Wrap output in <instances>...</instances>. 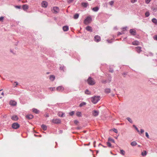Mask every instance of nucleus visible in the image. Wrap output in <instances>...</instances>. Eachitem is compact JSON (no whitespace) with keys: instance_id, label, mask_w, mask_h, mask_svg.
<instances>
[{"instance_id":"nucleus-1","label":"nucleus","mask_w":157,"mask_h":157,"mask_svg":"<svg viewBox=\"0 0 157 157\" xmlns=\"http://www.w3.org/2000/svg\"><path fill=\"white\" fill-rule=\"evenodd\" d=\"M99 100V97L98 96H95L91 98V101L94 104L97 103Z\"/></svg>"},{"instance_id":"nucleus-2","label":"nucleus","mask_w":157,"mask_h":157,"mask_svg":"<svg viewBox=\"0 0 157 157\" xmlns=\"http://www.w3.org/2000/svg\"><path fill=\"white\" fill-rule=\"evenodd\" d=\"M87 82L90 85H94L95 84V82L94 80L91 77H89L88 80Z\"/></svg>"},{"instance_id":"nucleus-3","label":"nucleus","mask_w":157,"mask_h":157,"mask_svg":"<svg viewBox=\"0 0 157 157\" xmlns=\"http://www.w3.org/2000/svg\"><path fill=\"white\" fill-rule=\"evenodd\" d=\"M12 127L13 128L17 129L20 127V125L17 123H14L12 124Z\"/></svg>"},{"instance_id":"nucleus-4","label":"nucleus","mask_w":157,"mask_h":157,"mask_svg":"<svg viewBox=\"0 0 157 157\" xmlns=\"http://www.w3.org/2000/svg\"><path fill=\"white\" fill-rule=\"evenodd\" d=\"M51 121L54 124H59L61 122L60 120L58 119H54L52 120Z\"/></svg>"},{"instance_id":"nucleus-5","label":"nucleus","mask_w":157,"mask_h":157,"mask_svg":"<svg viewBox=\"0 0 157 157\" xmlns=\"http://www.w3.org/2000/svg\"><path fill=\"white\" fill-rule=\"evenodd\" d=\"M59 9L58 7H54L53 9L52 10V11L54 13H56L59 12Z\"/></svg>"},{"instance_id":"nucleus-6","label":"nucleus","mask_w":157,"mask_h":157,"mask_svg":"<svg viewBox=\"0 0 157 157\" xmlns=\"http://www.w3.org/2000/svg\"><path fill=\"white\" fill-rule=\"evenodd\" d=\"M94 39L95 41L97 42H98L101 40L100 37L98 35L95 36H94Z\"/></svg>"},{"instance_id":"nucleus-7","label":"nucleus","mask_w":157,"mask_h":157,"mask_svg":"<svg viewBox=\"0 0 157 157\" xmlns=\"http://www.w3.org/2000/svg\"><path fill=\"white\" fill-rule=\"evenodd\" d=\"M56 90L57 91L59 92H62L64 90V88L62 86H60L57 87L56 89Z\"/></svg>"},{"instance_id":"nucleus-8","label":"nucleus","mask_w":157,"mask_h":157,"mask_svg":"<svg viewBox=\"0 0 157 157\" xmlns=\"http://www.w3.org/2000/svg\"><path fill=\"white\" fill-rule=\"evenodd\" d=\"M42 6L44 8H46L47 7L48 3L47 2L45 1H43L41 3Z\"/></svg>"},{"instance_id":"nucleus-9","label":"nucleus","mask_w":157,"mask_h":157,"mask_svg":"<svg viewBox=\"0 0 157 157\" xmlns=\"http://www.w3.org/2000/svg\"><path fill=\"white\" fill-rule=\"evenodd\" d=\"M99 114V112L98 111L94 110L92 112V115L96 117Z\"/></svg>"},{"instance_id":"nucleus-10","label":"nucleus","mask_w":157,"mask_h":157,"mask_svg":"<svg viewBox=\"0 0 157 157\" xmlns=\"http://www.w3.org/2000/svg\"><path fill=\"white\" fill-rule=\"evenodd\" d=\"M130 33L133 35H135L136 34V31L134 29H131L130 30Z\"/></svg>"},{"instance_id":"nucleus-11","label":"nucleus","mask_w":157,"mask_h":157,"mask_svg":"<svg viewBox=\"0 0 157 157\" xmlns=\"http://www.w3.org/2000/svg\"><path fill=\"white\" fill-rule=\"evenodd\" d=\"M88 5V3L87 2H82L81 3V5L84 8H86Z\"/></svg>"},{"instance_id":"nucleus-12","label":"nucleus","mask_w":157,"mask_h":157,"mask_svg":"<svg viewBox=\"0 0 157 157\" xmlns=\"http://www.w3.org/2000/svg\"><path fill=\"white\" fill-rule=\"evenodd\" d=\"M136 52L138 53H140L142 51V50L141 49V47H136Z\"/></svg>"},{"instance_id":"nucleus-13","label":"nucleus","mask_w":157,"mask_h":157,"mask_svg":"<svg viewBox=\"0 0 157 157\" xmlns=\"http://www.w3.org/2000/svg\"><path fill=\"white\" fill-rule=\"evenodd\" d=\"M22 9L24 10H26L28 9V5L26 4L23 5L22 6Z\"/></svg>"},{"instance_id":"nucleus-14","label":"nucleus","mask_w":157,"mask_h":157,"mask_svg":"<svg viewBox=\"0 0 157 157\" xmlns=\"http://www.w3.org/2000/svg\"><path fill=\"white\" fill-rule=\"evenodd\" d=\"M11 119L14 121H16L18 120V117L16 115H13L11 117Z\"/></svg>"},{"instance_id":"nucleus-15","label":"nucleus","mask_w":157,"mask_h":157,"mask_svg":"<svg viewBox=\"0 0 157 157\" xmlns=\"http://www.w3.org/2000/svg\"><path fill=\"white\" fill-rule=\"evenodd\" d=\"M26 117L29 119H32L33 117V116L32 114H28L26 116Z\"/></svg>"},{"instance_id":"nucleus-16","label":"nucleus","mask_w":157,"mask_h":157,"mask_svg":"<svg viewBox=\"0 0 157 157\" xmlns=\"http://www.w3.org/2000/svg\"><path fill=\"white\" fill-rule=\"evenodd\" d=\"M86 29L88 31L90 32H91L92 31V29L91 27L89 26H87L86 28Z\"/></svg>"},{"instance_id":"nucleus-17","label":"nucleus","mask_w":157,"mask_h":157,"mask_svg":"<svg viewBox=\"0 0 157 157\" xmlns=\"http://www.w3.org/2000/svg\"><path fill=\"white\" fill-rule=\"evenodd\" d=\"M132 44L133 45H139V42L138 41L135 40V41H133L132 42Z\"/></svg>"},{"instance_id":"nucleus-18","label":"nucleus","mask_w":157,"mask_h":157,"mask_svg":"<svg viewBox=\"0 0 157 157\" xmlns=\"http://www.w3.org/2000/svg\"><path fill=\"white\" fill-rule=\"evenodd\" d=\"M16 102L15 101H11L10 102V105H16Z\"/></svg>"},{"instance_id":"nucleus-19","label":"nucleus","mask_w":157,"mask_h":157,"mask_svg":"<svg viewBox=\"0 0 157 157\" xmlns=\"http://www.w3.org/2000/svg\"><path fill=\"white\" fill-rule=\"evenodd\" d=\"M63 30L64 31H67L68 30L69 28L68 26H65L63 27Z\"/></svg>"},{"instance_id":"nucleus-20","label":"nucleus","mask_w":157,"mask_h":157,"mask_svg":"<svg viewBox=\"0 0 157 157\" xmlns=\"http://www.w3.org/2000/svg\"><path fill=\"white\" fill-rule=\"evenodd\" d=\"M41 128L44 131L46 130L47 129V126L46 125L44 124H42L41 126Z\"/></svg>"},{"instance_id":"nucleus-21","label":"nucleus","mask_w":157,"mask_h":157,"mask_svg":"<svg viewBox=\"0 0 157 157\" xmlns=\"http://www.w3.org/2000/svg\"><path fill=\"white\" fill-rule=\"evenodd\" d=\"M55 78V76L53 75H51L50 77V79L52 81H53Z\"/></svg>"},{"instance_id":"nucleus-22","label":"nucleus","mask_w":157,"mask_h":157,"mask_svg":"<svg viewBox=\"0 0 157 157\" xmlns=\"http://www.w3.org/2000/svg\"><path fill=\"white\" fill-rule=\"evenodd\" d=\"M32 110L33 111L36 113L37 114L39 113V111L36 109H33Z\"/></svg>"},{"instance_id":"nucleus-23","label":"nucleus","mask_w":157,"mask_h":157,"mask_svg":"<svg viewBox=\"0 0 157 157\" xmlns=\"http://www.w3.org/2000/svg\"><path fill=\"white\" fill-rule=\"evenodd\" d=\"M98 10L99 8L97 6L94 7L92 9V10L95 12L97 11Z\"/></svg>"},{"instance_id":"nucleus-24","label":"nucleus","mask_w":157,"mask_h":157,"mask_svg":"<svg viewBox=\"0 0 157 157\" xmlns=\"http://www.w3.org/2000/svg\"><path fill=\"white\" fill-rule=\"evenodd\" d=\"M79 14L78 13L75 14L74 16V18L75 19H77L79 17Z\"/></svg>"},{"instance_id":"nucleus-25","label":"nucleus","mask_w":157,"mask_h":157,"mask_svg":"<svg viewBox=\"0 0 157 157\" xmlns=\"http://www.w3.org/2000/svg\"><path fill=\"white\" fill-rule=\"evenodd\" d=\"M91 20H84V23L86 25H87L90 23Z\"/></svg>"},{"instance_id":"nucleus-26","label":"nucleus","mask_w":157,"mask_h":157,"mask_svg":"<svg viewBox=\"0 0 157 157\" xmlns=\"http://www.w3.org/2000/svg\"><path fill=\"white\" fill-rule=\"evenodd\" d=\"M137 143L135 141H133L131 143V145L132 146H135L137 145Z\"/></svg>"},{"instance_id":"nucleus-27","label":"nucleus","mask_w":157,"mask_h":157,"mask_svg":"<svg viewBox=\"0 0 157 157\" xmlns=\"http://www.w3.org/2000/svg\"><path fill=\"white\" fill-rule=\"evenodd\" d=\"M147 154V151H144L142 152L141 155L143 156H145Z\"/></svg>"},{"instance_id":"nucleus-28","label":"nucleus","mask_w":157,"mask_h":157,"mask_svg":"<svg viewBox=\"0 0 157 157\" xmlns=\"http://www.w3.org/2000/svg\"><path fill=\"white\" fill-rule=\"evenodd\" d=\"M76 115L77 116L80 117L81 116V113L80 112H77L76 113Z\"/></svg>"},{"instance_id":"nucleus-29","label":"nucleus","mask_w":157,"mask_h":157,"mask_svg":"<svg viewBox=\"0 0 157 157\" xmlns=\"http://www.w3.org/2000/svg\"><path fill=\"white\" fill-rule=\"evenodd\" d=\"M105 92L106 93H109L110 92V90L109 89H106L105 90Z\"/></svg>"},{"instance_id":"nucleus-30","label":"nucleus","mask_w":157,"mask_h":157,"mask_svg":"<svg viewBox=\"0 0 157 157\" xmlns=\"http://www.w3.org/2000/svg\"><path fill=\"white\" fill-rule=\"evenodd\" d=\"M120 153L122 155H124L125 154V152L123 150H120Z\"/></svg>"},{"instance_id":"nucleus-31","label":"nucleus","mask_w":157,"mask_h":157,"mask_svg":"<svg viewBox=\"0 0 157 157\" xmlns=\"http://www.w3.org/2000/svg\"><path fill=\"white\" fill-rule=\"evenodd\" d=\"M86 105V103L85 102H83L80 104L79 106L82 107Z\"/></svg>"},{"instance_id":"nucleus-32","label":"nucleus","mask_w":157,"mask_h":157,"mask_svg":"<svg viewBox=\"0 0 157 157\" xmlns=\"http://www.w3.org/2000/svg\"><path fill=\"white\" fill-rule=\"evenodd\" d=\"M85 93L87 94H90V92L88 90H86L85 91Z\"/></svg>"},{"instance_id":"nucleus-33","label":"nucleus","mask_w":157,"mask_h":157,"mask_svg":"<svg viewBox=\"0 0 157 157\" xmlns=\"http://www.w3.org/2000/svg\"><path fill=\"white\" fill-rule=\"evenodd\" d=\"M126 29H127V27H124V28H123L122 29V33H124V31L126 30Z\"/></svg>"},{"instance_id":"nucleus-34","label":"nucleus","mask_w":157,"mask_h":157,"mask_svg":"<svg viewBox=\"0 0 157 157\" xmlns=\"http://www.w3.org/2000/svg\"><path fill=\"white\" fill-rule=\"evenodd\" d=\"M108 140L109 141H111L113 143H115V141H114V140L113 139L111 138H109L108 139Z\"/></svg>"},{"instance_id":"nucleus-35","label":"nucleus","mask_w":157,"mask_h":157,"mask_svg":"<svg viewBox=\"0 0 157 157\" xmlns=\"http://www.w3.org/2000/svg\"><path fill=\"white\" fill-rule=\"evenodd\" d=\"M60 112L59 113H58V116L59 117H63V115L64 113H62L61 115H60Z\"/></svg>"},{"instance_id":"nucleus-36","label":"nucleus","mask_w":157,"mask_h":157,"mask_svg":"<svg viewBox=\"0 0 157 157\" xmlns=\"http://www.w3.org/2000/svg\"><path fill=\"white\" fill-rule=\"evenodd\" d=\"M107 144L108 146L109 147H110L111 146V143L109 142H107Z\"/></svg>"},{"instance_id":"nucleus-37","label":"nucleus","mask_w":157,"mask_h":157,"mask_svg":"<svg viewBox=\"0 0 157 157\" xmlns=\"http://www.w3.org/2000/svg\"><path fill=\"white\" fill-rule=\"evenodd\" d=\"M91 16H89L87 17L85 19V20H91Z\"/></svg>"},{"instance_id":"nucleus-38","label":"nucleus","mask_w":157,"mask_h":157,"mask_svg":"<svg viewBox=\"0 0 157 157\" xmlns=\"http://www.w3.org/2000/svg\"><path fill=\"white\" fill-rule=\"evenodd\" d=\"M109 5H110L111 6H112L113 5L114 3V1H111L110 2H109Z\"/></svg>"},{"instance_id":"nucleus-39","label":"nucleus","mask_w":157,"mask_h":157,"mask_svg":"<svg viewBox=\"0 0 157 157\" xmlns=\"http://www.w3.org/2000/svg\"><path fill=\"white\" fill-rule=\"evenodd\" d=\"M127 120L130 123L132 122V121L130 118L128 117L127 118Z\"/></svg>"},{"instance_id":"nucleus-40","label":"nucleus","mask_w":157,"mask_h":157,"mask_svg":"<svg viewBox=\"0 0 157 157\" xmlns=\"http://www.w3.org/2000/svg\"><path fill=\"white\" fill-rule=\"evenodd\" d=\"M149 13L148 12H146L145 13V16L146 17H148L149 16Z\"/></svg>"},{"instance_id":"nucleus-41","label":"nucleus","mask_w":157,"mask_h":157,"mask_svg":"<svg viewBox=\"0 0 157 157\" xmlns=\"http://www.w3.org/2000/svg\"><path fill=\"white\" fill-rule=\"evenodd\" d=\"M151 0H145V2L147 4H148Z\"/></svg>"},{"instance_id":"nucleus-42","label":"nucleus","mask_w":157,"mask_h":157,"mask_svg":"<svg viewBox=\"0 0 157 157\" xmlns=\"http://www.w3.org/2000/svg\"><path fill=\"white\" fill-rule=\"evenodd\" d=\"M18 82H15L13 83V85L15 86H16L17 85H18Z\"/></svg>"},{"instance_id":"nucleus-43","label":"nucleus","mask_w":157,"mask_h":157,"mask_svg":"<svg viewBox=\"0 0 157 157\" xmlns=\"http://www.w3.org/2000/svg\"><path fill=\"white\" fill-rule=\"evenodd\" d=\"M74 114V111H72L70 113H69V114L71 115V116H72Z\"/></svg>"},{"instance_id":"nucleus-44","label":"nucleus","mask_w":157,"mask_h":157,"mask_svg":"<svg viewBox=\"0 0 157 157\" xmlns=\"http://www.w3.org/2000/svg\"><path fill=\"white\" fill-rule=\"evenodd\" d=\"M60 68L61 70H62L64 71V66H62L60 67Z\"/></svg>"},{"instance_id":"nucleus-45","label":"nucleus","mask_w":157,"mask_h":157,"mask_svg":"<svg viewBox=\"0 0 157 157\" xmlns=\"http://www.w3.org/2000/svg\"><path fill=\"white\" fill-rule=\"evenodd\" d=\"M49 89L51 90V91H54L55 90V87H50L49 88Z\"/></svg>"},{"instance_id":"nucleus-46","label":"nucleus","mask_w":157,"mask_h":157,"mask_svg":"<svg viewBox=\"0 0 157 157\" xmlns=\"http://www.w3.org/2000/svg\"><path fill=\"white\" fill-rule=\"evenodd\" d=\"M153 39L155 40H157V35H155L153 36Z\"/></svg>"},{"instance_id":"nucleus-47","label":"nucleus","mask_w":157,"mask_h":157,"mask_svg":"<svg viewBox=\"0 0 157 157\" xmlns=\"http://www.w3.org/2000/svg\"><path fill=\"white\" fill-rule=\"evenodd\" d=\"M137 1V0H131V2L132 3H134Z\"/></svg>"},{"instance_id":"nucleus-48","label":"nucleus","mask_w":157,"mask_h":157,"mask_svg":"<svg viewBox=\"0 0 157 157\" xmlns=\"http://www.w3.org/2000/svg\"><path fill=\"white\" fill-rule=\"evenodd\" d=\"M113 131L116 133H117L118 132V131H117V129H115V128H114L113 129Z\"/></svg>"},{"instance_id":"nucleus-49","label":"nucleus","mask_w":157,"mask_h":157,"mask_svg":"<svg viewBox=\"0 0 157 157\" xmlns=\"http://www.w3.org/2000/svg\"><path fill=\"white\" fill-rule=\"evenodd\" d=\"M15 7L17 9H20L21 8V6H16Z\"/></svg>"},{"instance_id":"nucleus-50","label":"nucleus","mask_w":157,"mask_h":157,"mask_svg":"<svg viewBox=\"0 0 157 157\" xmlns=\"http://www.w3.org/2000/svg\"><path fill=\"white\" fill-rule=\"evenodd\" d=\"M153 22L155 24H156L157 23V20H152Z\"/></svg>"},{"instance_id":"nucleus-51","label":"nucleus","mask_w":157,"mask_h":157,"mask_svg":"<svg viewBox=\"0 0 157 157\" xmlns=\"http://www.w3.org/2000/svg\"><path fill=\"white\" fill-rule=\"evenodd\" d=\"M74 123L75 124H78V121H77V120H75L74 121Z\"/></svg>"},{"instance_id":"nucleus-52","label":"nucleus","mask_w":157,"mask_h":157,"mask_svg":"<svg viewBox=\"0 0 157 157\" xmlns=\"http://www.w3.org/2000/svg\"><path fill=\"white\" fill-rule=\"evenodd\" d=\"M145 134H146V136L148 138H149V135L148 134V133L147 132H146L145 133Z\"/></svg>"},{"instance_id":"nucleus-53","label":"nucleus","mask_w":157,"mask_h":157,"mask_svg":"<svg viewBox=\"0 0 157 157\" xmlns=\"http://www.w3.org/2000/svg\"><path fill=\"white\" fill-rule=\"evenodd\" d=\"M152 10L155 11V12L156 11V10H157V9L156 8H152Z\"/></svg>"},{"instance_id":"nucleus-54","label":"nucleus","mask_w":157,"mask_h":157,"mask_svg":"<svg viewBox=\"0 0 157 157\" xmlns=\"http://www.w3.org/2000/svg\"><path fill=\"white\" fill-rule=\"evenodd\" d=\"M73 1V0H68V3H70L71 2H72Z\"/></svg>"},{"instance_id":"nucleus-55","label":"nucleus","mask_w":157,"mask_h":157,"mask_svg":"<svg viewBox=\"0 0 157 157\" xmlns=\"http://www.w3.org/2000/svg\"><path fill=\"white\" fill-rule=\"evenodd\" d=\"M135 128L136 129L137 131L138 132H139V130L138 129L137 127H136V126H135Z\"/></svg>"},{"instance_id":"nucleus-56","label":"nucleus","mask_w":157,"mask_h":157,"mask_svg":"<svg viewBox=\"0 0 157 157\" xmlns=\"http://www.w3.org/2000/svg\"><path fill=\"white\" fill-rule=\"evenodd\" d=\"M144 132V131L143 129H141V133H143Z\"/></svg>"},{"instance_id":"nucleus-57","label":"nucleus","mask_w":157,"mask_h":157,"mask_svg":"<svg viewBox=\"0 0 157 157\" xmlns=\"http://www.w3.org/2000/svg\"><path fill=\"white\" fill-rule=\"evenodd\" d=\"M122 34L123 33H122V32H121V33L120 32H119L118 33V35H121V34Z\"/></svg>"},{"instance_id":"nucleus-58","label":"nucleus","mask_w":157,"mask_h":157,"mask_svg":"<svg viewBox=\"0 0 157 157\" xmlns=\"http://www.w3.org/2000/svg\"><path fill=\"white\" fill-rule=\"evenodd\" d=\"M4 19V17H0V20H3Z\"/></svg>"},{"instance_id":"nucleus-59","label":"nucleus","mask_w":157,"mask_h":157,"mask_svg":"<svg viewBox=\"0 0 157 157\" xmlns=\"http://www.w3.org/2000/svg\"><path fill=\"white\" fill-rule=\"evenodd\" d=\"M100 146H102V147H104V146H103V145H102V144H99V145H98V146H99V147H100Z\"/></svg>"},{"instance_id":"nucleus-60","label":"nucleus","mask_w":157,"mask_h":157,"mask_svg":"<svg viewBox=\"0 0 157 157\" xmlns=\"http://www.w3.org/2000/svg\"><path fill=\"white\" fill-rule=\"evenodd\" d=\"M95 144H96V142L95 141H94V147H95Z\"/></svg>"},{"instance_id":"nucleus-61","label":"nucleus","mask_w":157,"mask_h":157,"mask_svg":"<svg viewBox=\"0 0 157 157\" xmlns=\"http://www.w3.org/2000/svg\"><path fill=\"white\" fill-rule=\"evenodd\" d=\"M45 115H46L45 116L46 117H48L49 116H48V114H46Z\"/></svg>"},{"instance_id":"nucleus-62","label":"nucleus","mask_w":157,"mask_h":157,"mask_svg":"<svg viewBox=\"0 0 157 157\" xmlns=\"http://www.w3.org/2000/svg\"><path fill=\"white\" fill-rule=\"evenodd\" d=\"M151 20H156V18H153Z\"/></svg>"},{"instance_id":"nucleus-63","label":"nucleus","mask_w":157,"mask_h":157,"mask_svg":"<svg viewBox=\"0 0 157 157\" xmlns=\"http://www.w3.org/2000/svg\"><path fill=\"white\" fill-rule=\"evenodd\" d=\"M2 95H4V93L3 92H2L1 94Z\"/></svg>"},{"instance_id":"nucleus-64","label":"nucleus","mask_w":157,"mask_h":157,"mask_svg":"<svg viewBox=\"0 0 157 157\" xmlns=\"http://www.w3.org/2000/svg\"><path fill=\"white\" fill-rule=\"evenodd\" d=\"M133 126L135 128V126H136L134 125H133Z\"/></svg>"}]
</instances>
